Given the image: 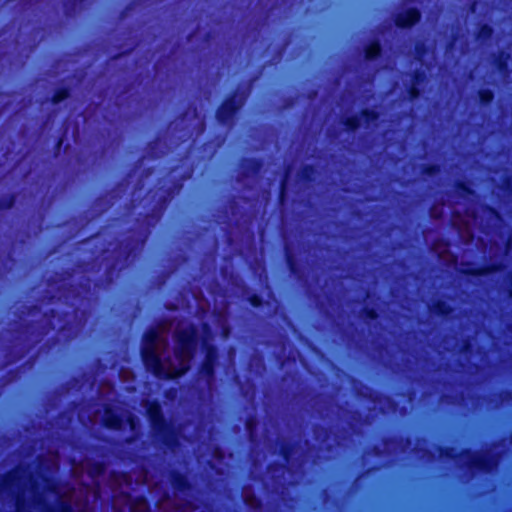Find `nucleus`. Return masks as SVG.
I'll return each mask as SVG.
<instances>
[{"instance_id": "ddd939ff", "label": "nucleus", "mask_w": 512, "mask_h": 512, "mask_svg": "<svg viewBox=\"0 0 512 512\" xmlns=\"http://www.w3.org/2000/svg\"><path fill=\"white\" fill-rule=\"evenodd\" d=\"M432 214H433L434 217L437 216L436 209H433Z\"/></svg>"}, {"instance_id": "20e7f679", "label": "nucleus", "mask_w": 512, "mask_h": 512, "mask_svg": "<svg viewBox=\"0 0 512 512\" xmlns=\"http://www.w3.org/2000/svg\"><path fill=\"white\" fill-rule=\"evenodd\" d=\"M370 114L368 112H364L361 116V119L352 118L347 121V126L351 129H355L358 126L362 125V121L368 122Z\"/></svg>"}, {"instance_id": "7ed1b4c3", "label": "nucleus", "mask_w": 512, "mask_h": 512, "mask_svg": "<svg viewBox=\"0 0 512 512\" xmlns=\"http://www.w3.org/2000/svg\"><path fill=\"white\" fill-rule=\"evenodd\" d=\"M435 252L439 255L441 259L446 262H452L453 259L448 253L447 246L445 244H439L434 247Z\"/></svg>"}, {"instance_id": "0eeeda50", "label": "nucleus", "mask_w": 512, "mask_h": 512, "mask_svg": "<svg viewBox=\"0 0 512 512\" xmlns=\"http://www.w3.org/2000/svg\"><path fill=\"white\" fill-rule=\"evenodd\" d=\"M148 416H160L161 408L157 403H151L149 407H147Z\"/></svg>"}, {"instance_id": "2eb2a0df", "label": "nucleus", "mask_w": 512, "mask_h": 512, "mask_svg": "<svg viewBox=\"0 0 512 512\" xmlns=\"http://www.w3.org/2000/svg\"><path fill=\"white\" fill-rule=\"evenodd\" d=\"M93 416H94V417L99 416V412H95V413L93 414Z\"/></svg>"}, {"instance_id": "4468645a", "label": "nucleus", "mask_w": 512, "mask_h": 512, "mask_svg": "<svg viewBox=\"0 0 512 512\" xmlns=\"http://www.w3.org/2000/svg\"><path fill=\"white\" fill-rule=\"evenodd\" d=\"M412 94H413V96H414V97L416 96V91H415V89H413V90H412Z\"/></svg>"}, {"instance_id": "9b49d317", "label": "nucleus", "mask_w": 512, "mask_h": 512, "mask_svg": "<svg viewBox=\"0 0 512 512\" xmlns=\"http://www.w3.org/2000/svg\"><path fill=\"white\" fill-rule=\"evenodd\" d=\"M234 110V107L232 106V103L231 102H227L223 105L221 111L219 112V117H222L223 113L228 111V112H232Z\"/></svg>"}, {"instance_id": "dca6fc26", "label": "nucleus", "mask_w": 512, "mask_h": 512, "mask_svg": "<svg viewBox=\"0 0 512 512\" xmlns=\"http://www.w3.org/2000/svg\"><path fill=\"white\" fill-rule=\"evenodd\" d=\"M510 293H511V295H512V282H511V290H510Z\"/></svg>"}, {"instance_id": "9d476101", "label": "nucleus", "mask_w": 512, "mask_h": 512, "mask_svg": "<svg viewBox=\"0 0 512 512\" xmlns=\"http://www.w3.org/2000/svg\"><path fill=\"white\" fill-rule=\"evenodd\" d=\"M68 96L67 92L66 91H60L59 93H57L54 98H53V102L54 103H59L60 101L66 99Z\"/></svg>"}, {"instance_id": "f03ea898", "label": "nucleus", "mask_w": 512, "mask_h": 512, "mask_svg": "<svg viewBox=\"0 0 512 512\" xmlns=\"http://www.w3.org/2000/svg\"><path fill=\"white\" fill-rule=\"evenodd\" d=\"M419 12L415 9H409L406 12L399 14L396 19V24L400 27H408L413 25L419 20Z\"/></svg>"}, {"instance_id": "1a4fd4ad", "label": "nucleus", "mask_w": 512, "mask_h": 512, "mask_svg": "<svg viewBox=\"0 0 512 512\" xmlns=\"http://www.w3.org/2000/svg\"><path fill=\"white\" fill-rule=\"evenodd\" d=\"M480 98L482 102L488 103L492 100L493 94L488 90H483L480 92Z\"/></svg>"}, {"instance_id": "f8f14e48", "label": "nucleus", "mask_w": 512, "mask_h": 512, "mask_svg": "<svg viewBox=\"0 0 512 512\" xmlns=\"http://www.w3.org/2000/svg\"><path fill=\"white\" fill-rule=\"evenodd\" d=\"M104 416L112 417V416H115V415L113 414V412H112V411H110V410H106V412H105V415H104Z\"/></svg>"}, {"instance_id": "423d86ee", "label": "nucleus", "mask_w": 512, "mask_h": 512, "mask_svg": "<svg viewBox=\"0 0 512 512\" xmlns=\"http://www.w3.org/2000/svg\"><path fill=\"white\" fill-rule=\"evenodd\" d=\"M434 312L442 315H448L451 311L450 307L445 302H439L433 307Z\"/></svg>"}, {"instance_id": "39448f33", "label": "nucleus", "mask_w": 512, "mask_h": 512, "mask_svg": "<svg viewBox=\"0 0 512 512\" xmlns=\"http://www.w3.org/2000/svg\"><path fill=\"white\" fill-rule=\"evenodd\" d=\"M380 53V46L378 43H373L367 50H366V58L373 59L376 56H378Z\"/></svg>"}, {"instance_id": "f257e3e1", "label": "nucleus", "mask_w": 512, "mask_h": 512, "mask_svg": "<svg viewBox=\"0 0 512 512\" xmlns=\"http://www.w3.org/2000/svg\"><path fill=\"white\" fill-rule=\"evenodd\" d=\"M173 324L163 322L145 336L142 357L149 371L158 378L171 379L185 374L196 347V330L189 323H181L175 331L172 353L168 350V332Z\"/></svg>"}, {"instance_id": "6e6552de", "label": "nucleus", "mask_w": 512, "mask_h": 512, "mask_svg": "<svg viewBox=\"0 0 512 512\" xmlns=\"http://www.w3.org/2000/svg\"><path fill=\"white\" fill-rule=\"evenodd\" d=\"M491 33H492L491 28L488 27L487 25H484L481 27L478 36H479V38L486 39V38L490 37Z\"/></svg>"}]
</instances>
